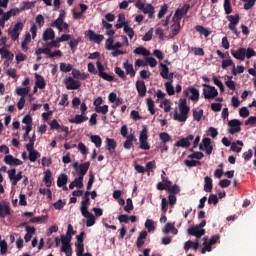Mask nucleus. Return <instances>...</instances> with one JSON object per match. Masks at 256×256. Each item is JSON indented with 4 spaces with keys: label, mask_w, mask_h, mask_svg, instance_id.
<instances>
[{
    "label": "nucleus",
    "mask_w": 256,
    "mask_h": 256,
    "mask_svg": "<svg viewBox=\"0 0 256 256\" xmlns=\"http://www.w3.org/2000/svg\"><path fill=\"white\" fill-rule=\"evenodd\" d=\"M34 145H35V134H33L32 138L29 140V143L26 144V149L27 151H31L33 150L34 148Z\"/></svg>",
    "instance_id": "052dcab7"
},
{
    "label": "nucleus",
    "mask_w": 256,
    "mask_h": 256,
    "mask_svg": "<svg viewBox=\"0 0 256 256\" xmlns=\"http://www.w3.org/2000/svg\"><path fill=\"white\" fill-rule=\"evenodd\" d=\"M89 197H83V200L81 202V207H80V211L81 213L85 212V211H89Z\"/></svg>",
    "instance_id": "7c9ffc66"
},
{
    "label": "nucleus",
    "mask_w": 256,
    "mask_h": 256,
    "mask_svg": "<svg viewBox=\"0 0 256 256\" xmlns=\"http://www.w3.org/2000/svg\"><path fill=\"white\" fill-rule=\"evenodd\" d=\"M135 139V135L130 134L127 136L126 141L124 142V149H131L133 147V140Z\"/></svg>",
    "instance_id": "c756f323"
},
{
    "label": "nucleus",
    "mask_w": 256,
    "mask_h": 256,
    "mask_svg": "<svg viewBox=\"0 0 256 256\" xmlns=\"http://www.w3.org/2000/svg\"><path fill=\"white\" fill-rule=\"evenodd\" d=\"M61 251H62V253H65L66 256H72L73 255V250L71 249V245L62 246Z\"/></svg>",
    "instance_id": "8fccbe9b"
},
{
    "label": "nucleus",
    "mask_w": 256,
    "mask_h": 256,
    "mask_svg": "<svg viewBox=\"0 0 256 256\" xmlns=\"http://www.w3.org/2000/svg\"><path fill=\"white\" fill-rule=\"evenodd\" d=\"M145 227H146V229H148L149 232L155 231V225H154L153 220H151V219L146 220Z\"/></svg>",
    "instance_id": "3c124183"
},
{
    "label": "nucleus",
    "mask_w": 256,
    "mask_h": 256,
    "mask_svg": "<svg viewBox=\"0 0 256 256\" xmlns=\"http://www.w3.org/2000/svg\"><path fill=\"white\" fill-rule=\"evenodd\" d=\"M142 11L145 15H148L150 19H153L155 15V7H153V5L151 4L145 5Z\"/></svg>",
    "instance_id": "f3484780"
},
{
    "label": "nucleus",
    "mask_w": 256,
    "mask_h": 256,
    "mask_svg": "<svg viewBox=\"0 0 256 256\" xmlns=\"http://www.w3.org/2000/svg\"><path fill=\"white\" fill-rule=\"evenodd\" d=\"M195 29L196 31H198V33H200V35H204V37H208L211 35V31L207 30L205 27L201 25H197Z\"/></svg>",
    "instance_id": "2f4dec72"
},
{
    "label": "nucleus",
    "mask_w": 256,
    "mask_h": 256,
    "mask_svg": "<svg viewBox=\"0 0 256 256\" xmlns=\"http://www.w3.org/2000/svg\"><path fill=\"white\" fill-rule=\"evenodd\" d=\"M8 177L10 179V181H12V185H17V183H19V181H21L23 179V172H19L17 174V170L16 169H11L8 171Z\"/></svg>",
    "instance_id": "20e7f679"
},
{
    "label": "nucleus",
    "mask_w": 256,
    "mask_h": 256,
    "mask_svg": "<svg viewBox=\"0 0 256 256\" xmlns=\"http://www.w3.org/2000/svg\"><path fill=\"white\" fill-rule=\"evenodd\" d=\"M115 73L116 75H118V77H120V79H126V75H125V71H123V69L116 67L115 68Z\"/></svg>",
    "instance_id": "0e129e2a"
},
{
    "label": "nucleus",
    "mask_w": 256,
    "mask_h": 256,
    "mask_svg": "<svg viewBox=\"0 0 256 256\" xmlns=\"http://www.w3.org/2000/svg\"><path fill=\"white\" fill-rule=\"evenodd\" d=\"M136 89L140 97H145L147 93V87L145 86V81L139 80L136 82Z\"/></svg>",
    "instance_id": "4468645a"
},
{
    "label": "nucleus",
    "mask_w": 256,
    "mask_h": 256,
    "mask_svg": "<svg viewBox=\"0 0 256 256\" xmlns=\"http://www.w3.org/2000/svg\"><path fill=\"white\" fill-rule=\"evenodd\" d=\"M90 165H91V163H89V162H85L83 164H80V166H79L80 176L79 177L84 178L85 175H87V171H89Z\"/></svg>",
    "instance_id": "5701e85b"
},
{
    "label": "nucleus",
    "mask_w": 256,
    "mask_h": 256,
    "mask_svg": "<svg viewBox=\"0 0 256 256\" xmlns=\"http://www.w3.org/2000/svg\"><path fill=\"white\" fill-rule=\"evenodd\" d=\"M124 211H126V213H131V211H133V200H131V198L126 200Z\"/></svg>",
    "instance_id": "c03bdc74"
},
{
    "label": "nucleus",
    "mask_w": 256,
    "mask_h": 256,
    "mask_svg": "<svg viewBox=\"0 0 256 256\" xmlns=\"http://www.w3.org/2000/svg\"><path fill=\"white\" fill-rule=\"evenodd\" d=\"M106 143L109 153H115V148L117 147V142H115V139L106 138Z\"/></svg>",
    "instance_id": "b1692460"
},
{
    "label": "nucleus",
    "mask_w": 256,
    "mask_h": 256,
    "mask_svg": "<svg viewBox=\"0 0 256 256\" xmlns=\"http://www.w3.org/2000/svg\"><path fill=\"white\" fill-rule=\"evenodd\" d=\"M84 251H85V246L83 245V243H78L77 250H76L77 256H84L83 255Z\"/></svg>",
    "instance_id": "680f3d73"
},
{
    "label": "nucleus",
    "mask_w": 256,
    "mask_h": 256,
    "mask_svg": "<svg viewBox=\"0 0 256 256\" xmlns=\"http://www.w3.org/2000/svg\"><path fill=\"white\" fill-rule=\"evenodd\" d=\"M51 170H46L45 175H44V181L46 187H51Z\"/></svg>",
    "instance_id": "79ce46f5"
},
{
    "label": "nucleus",
    "mask_w": 256,
    "mask_h": 256,
    "mask_svg": "<svg viewBox=\"0 0 256 256\" xmlns=\"http://www.w3.org/2000/svg\"><path fill=\"white\" fill-rule=\"evenodd\" d=\"M124 32H126L130 39H133V37H135V31H133V28L129 27L128 24H125Z\"/></svg>",
    "instance_id": "a18cd8bd"
},
{
    "label": "nucleus",
    "mask_w": 256,
    "mask_h": 256,
    "mask_svg": "<svg viewBox=\"0 0 256 256\" xmlns=\"http://www.w3.org/2000/svg\"><path fill=\"white\" fill-rule=\"evenodd\" d=\"M229 125V129H228V133H230L231 135H235V133H239L241 131V121L234 119V120H230L228 122Z\"/></svg>",
    "instance_id": "39448f33"
},
{
    "label": "nucleus",
    "mask_w": 256,
    "mask_h": 256,
    "mask_svg": "<svg viewBox=\"0 0 256 256\" xmlns=\"http://www.w3.org/2000/svg\"><path fill=\"white\" fill-rule=\"evenodd\" d=\"M235 64L233 63V60L228 59V60H223L222 61V69H227V67H233Z\"/></svg>",
    "instance_id": "69168bd1"
},
{
    "label": "nucleus",
    "mask_w": 256,
    "mask_h": 256,
    "mask_svg": "<svg viewBox=\"0 0 256 256\" xmlns=\"http://www.w3.org/2000/svg\"><path fill=\"white\" fill-rule=\"evenodd\" d=\"M29 91H31L30 87H27V88H16L17 95H20L21 97H25V95H29Z\"/></svg>",
    "instance_id": "ea45409f"
},
{
    "label": "nucleus",
    "mask_w": 256,
    "mask_h": 256,
    "mask_svg": "<svg viewBox=\"0 0 256 256\" xmlns=\"http://www.w3.org/2000/svg\"><path fill=\"white\" fill-rule=\"evenodd\" d=\"M44 221H47V216H39L30 219V223H43Z\"/></svg>",
    "instance_id": "864d4df0"
},
{
    "label": "nucleus",
    "mask_w": 256,
    "mask_h": 256,
    "mask_svg": "<svg viewBox=\"0 0 256 256\" xmlns=\"http://www.w3.org/2000/svg\"><path fill=\"white\" fill-rule=\"evenodd\" d=\"M206 88L203 90V95L205 99H215L217 95H219V92L217 91V88L209 85H204Z\"/></svg>",
    "instance_id": "f03ea898"
},
{
    "label": "nucleus",
    "mask_w": 256,
    "mask_h": 256,
    "mask_svg": "<svg viewBox=\"0 0 256 256\" xmlns=\"http://www.w3.org/2000/svg\"><path fill=\"white\" fill-rule=\"evenodd\" d=\"M74 184H76L77 189H83V177L79 176L74 180Z\"/></svg>",
    "instance_id": "e2e57ef3"
},
{
    "label": "nucleus",
    "mask_w": 256,
    "mask_h": 256,
    "mask_svg": "<svg viewBox=\"0 0 256 256\" xmlns=\"http://www.w3.org/2000/svg\"><path fill=\"white\" fill-rule=\"evenodd\" d=\"M180 113L187 117L189 113V108L187 106V100L183 99L179 105Z\"/></svg>",
    "instance_id": "a878e982"
},
{
    "label": "nucleus",
    "mask_w": 256,
    "mask_h": 256,
    "mask_svg": "<svg viewBox=\"0 0 256 256\" xmlns=\"http://www.w3.org/2000/svg\"><path fill=\"white\" fill-rule=\"evenodd\" d=\"M184 165L186 167H197V165H201V162L197 160H185Z\"/></svg>",
    "instance_id": "09e8293b"
},
{
    "label": "nucleus",
    "mask_w": 256,
    "mask_h": 256,
    "mask_svg": "<svg viewBox=\"0 0 256 256\" xmlns=\"http://www.w3.org/2000/svg\"><path fill=\"white\" fill-rule=\"evenodd\" d=\"M87 116L85 114H78L75 115V117L69 119V123H75L76 125H79L80 123H84V121H87Z\"/></svg>",
    "instance_id": "dca6fc26"
},
{
    "label": "nucleus",
    "mask_w": 256,
    "mask_h": 256,
    "mask_svg": "<svg viewBox=\"0 0 256 256\" xmlns=\"http://www.w3.org/2000/svg\"><path fill=\"white\" fill-rule=\"evenodd\" d=\"M164 87H165L168 95H175V88L173 87V83L172 82H166L164 84Z\"/></svg>",
    "instance_id": "4c0bfd02"
},
{
    "label": "nucleus",
    "mask_w": 256,
    "mask_h": 256,
    "mask_svg": "<svg viewBox=\"0 0 256 256\" xmlns=\"http://www.w3.org/2000/svg\"><path fill=\"white\" fill-rule=\"evenodd\" d=\"M146 103L148 105V110L151 113V115H155V102L153 101V99H146Z\"/></svg>",
    "instance_id": "c9c22d12"
},
{
    "label": "nucleus",
    "mask_w": 256,
    "mask_h": 256,
    "mask_svg": "<svg viewBox=\"0 0 256 256\" xmlns=\"http://www.w3.org/2000/svg\"><path fill=\"white\" fill-rule=\"evenodd\" d=\"M0 253L1 255H5L7 253V241L5 240L0 242Z\"/></svg>",
    "instance_id": "4d7b16f0"
},
{
    "label": "nucleus",
    "mask_w": 256,
    "mask_h": 256,
    "mask_svg": "<svg viewBox=\"0 0 256 256\" xmlns=\"http://www.w3.org/2000/svg\"><path fill=\"white\" fill-rule=\"evenodd\" d=\"M239 115L243 118L249 117V110L247 109V107H242L239 111Z\"/></svg>",
    "instance_id": "338daca9"
},
{
    "label": "nucleus",
    "mask_w": 256,
    "mask_h": 256,
    "mask_svg": "<svg viewBox=\"0 0 256 256\" xmlns=\"http://www.w3.org/2000/svg\"><path fill=\"white\" fill-rule=\"evenodd\" d=\"M228 21H230L229 29H235V26L239 24V15H229L227 16Z\"/></svg>",
    "instance_id": "aec40b11"
},
{
    "label": "nucleus",
    "mask_w": 256,
    "mask_h": 256,
    "mask_svg": "<svg viewBox=\"0 0 256 256\" xmlns=\"http://www.w3.org/2000/svg\"><path fill=\"white\" fill-rule=\"evenodd\" d=\"M91 141L92 143L95 144L96 147H101V137L99 135H94V136H91Z\"/></svg>",
    "instance_id": "603ef678"
},
{
    "label": "nucleus",
    "mask_w": 256,
    "mask_h": 256,
    "mask_svg": "<svg viewBox=\"0 0 256 256\" xmlns=\"http://www.w3.org/2000/svg\"><path fill=\"white\" fill-rule=\"evenodd\" d=\"M193 117L195 121H201V118L203 117V110H193Z\"/></svg>",
    "instance_id": "5fc2aeb1"
},
{
    "label": "nucleus",
    "mask_w": 256,
    "mask_h": 256,
    "mask_svg": "<svg viewBox=\"0 0 256 256\" xmlns=\"http://www.w3.org/2000/svg\"><path fill=\"white\" fill-rule=\"evenodd\" d=\"M153 39V28H150L149 31L143 36L142 41H151Z\"/></svg>",
    "instance_id": "6e6d98bb"
},
{
    "label": "nucleus",
    "mask_w": 256,
    "mask_h": 256,
    "mask_svg": "<svg viewBox=\"0 0 256 256\" xmlns=\"http://www.w3.org/2000/svg\"><path fill=\"white\" fill-rule=\"evenodd\" d=\"M4 163H6V165H10L11 167L23 165V161L13 157V155H6L4 158Z\"/></svg>",
    "instance_id": "1a4fd4ad"
},
{
    "label": "nucleus",
    "mask_w": 256,
    "mask_h": 256,
    "mask_svg": "<svg viewBox=\"0 0 256 256\" xmlns=\"http://www.w3.org/2000/svg\"><path fill=\"white\" fill-rule=\"evenodd\" d=\"M7 215H11V208L7 202L0 203V217H7Z\"/></svg>",
    "instance_id": "ddd939ff"
},
{
    "label": "nucleus",
    "mask_w": 256,
    "mask_h": 256,
    "mask_svg": "<svg viewBox=\"0 0 256 256\" xmlns=\"http://www.w3.org/2000/svg\"><path fill=\"white\" fill-rule=\"evenodd\" d=\"M147 128L144 127L143 130L140 133L139 141H140V149H144L145 151H149L151 149V146H149V143L147 142L148 136Z\"/></svg>",
    "instance_id": "f257e3e1"
},
{
    "label": "nucleus",
    "mask_w": 256,
    "mask_h": 256,
    "mask_svg": "<svg viewBox=\"0 0 256 256\" xmlns=\"http://www.w3.org/2000/svg\"><path fill=\"white\" fill-rule=\"evenodd\" d=\"M8 177L10 179V181H12V185H17V183H19V181H21L23 179V172H19L17 174V170L16 169H11L8 171Z\"/></svg>",
    "instance_id": "7ed1b4c3"
},
{
    "label": "nucleus",
    "mask_w": 256,
    "mask_h": 256,
    "mask_svg": "<svg viewBox=\"0 0 256 256\" xmlns=\"http://www.w3.org/2000/svg\"><path fill=\"white\" fill-rule=\"evenodd\" d=\"M62 247H67V245H71V235L66 234L61 236Z\"/></svg>",
    "instance_id": "e433bc0d"
},
{
    "label": "nucleus",
    "mask_w": 256,
    "mask_h": 256,
    "mask_svg": "<svg viewBox=\"0 0 256 256\" xmlns=\"http://www.w3.org/2000/svg\"><path fill=\"white\" fill-rule=\"evenodd\" d=\"M73 70V65L61 63L60 64V71H63L64 73H69V71Z\"/></svg>",
    "instance_id": "37998d69"
},
{
    "label": "nucleus",
    "mask_w": 256,
    "mask_h": 256,
    "mask_svg": "<svg viewBox=\"0 0 256 256\" xmlns=\"http://www.w3.org/2000/svg\"><path fill=\"white\" fill-rule=\"evenodd\" d=\"M64 83L66 85V89H68V90H75V89H79V87H81V82L73 79V77L66 78L64 80Z\"/></svg>",
    "instance_id": "423d86ee"
},
{
    "label": "nucleus",
    "mask_w": 256,
    "mask_h": 256,
    "mask_svg": "<svg viewBox=\"0 0 256 256\" xmlns=\"http://www.w3.org/2000/svg\"><path fill=\"white\" fill-rule=\"evenodd\" d=\"M229 185H231L230 180L223 179V180H220V181H219V186H220L222 189H225V187H229Z\"/></svg>",
    "instance_id": "774afa93"
},
{
    "label": "nucleus",
    "mask_w": 256,
    "mask_h": 256,
    "mask_svg": "<svg viewBox=\"0 0 256 256\" xmlns=\"http://www.w3.org/2000/svg\"><path fill=\"white\" fill-rule=\"evenodd\" d=\"M85 35L89 37L90 41H94V43H98V44L105 39V36L101 34H95L93 30L86 31Z\"/></svg>",
    "instance_id": "6e6552de"
},
{
    "label": "nucleus",
    "mask_w": 256,
    "mask_h": 256,
    "mask_svg": "<svg viewBox=\"0 0 256 256\" xmlns=\"http://www.w3.org/2000/svg\"><path fill=\"white\" fill-rule=\"evenodd\" d=\"M224 11L226 15L231 14L233 11V8H231V2H229V0H224Z\"/></svg>",
    "instance_id": "de8ad7c7"
},
{
    "label": "nucleus",
    "mask_w": 256,
    "mask_h": 256,
    "mask_svg": "<svg viewBox=\"0 0 256 256\" xmlns=\"http://www.w3.org/2000/svg\"><path fill=\"white\" fill-rule=\"evenodd\" d=\"M231 53L235 59H239V61H245L247 50L245 48H239L236 52L232 51Z\"/></svg>",
    "instance_id": "2eb2a0df"
},
{
    "label": "nucleus",
    "mask_w": 256,
    "mask_h": 256,
    "mask_svg": "<svg viewBox=\"0 0 256 256\" xmlns=\"http://www.w3.org/2000/svg\"><path fill=\"white\" fill-rule=\"evenodd\" d=\"M190 8L191 6L189 4H185L181 9L176 10L174 18H176L177 21H181L183 15H187V11H189Z\"/></svg>",
    "instance_id": "9d476101"
},
{
    "label": "nucleus",
    "mask_w": 256,
    "mask_h": 256,
    "mask_svg": "<svg viewBox=\"0 0 256 256\" xmlns=\"http://www.w3.org/2000/svg\"><path fill=\"white\" fill-rule=\"evenodd\" d=\"M171 31H172V33L167 36V39H173V37L178 35L179 31H181V24L179 23V20H178V22L176 24H173L171 26Z\"/></svg>",
    "instance_id": "a211bd4d"
},
{
    "label": "nucleus",
    "mask_w": 256,
    "mask_h": 256,
    "mask_svg": "<svg viewBox=\"0 0 256 256\" xmlns=\"http://www.w3.org/2000/svg\"><path fill=\"white\" fill-rule=\"evenodd\" d=\"M27 151L29 152V161H31L32 163H35V161H37V159L41 157V154H39V152H37L35 149Z\"/></svg>",
    "instance_id": "cd10ccee"
},
{
    "label": "nucleus",
    "mask_w": 256,
    "mask_h": 256,
    "mask_svg": "<svg viewBox=\"0 0 256 256\" xmlns=\"http://www.w3.org/2000/svg\"><path fill=\"white\" fill-rule=\"evenodd\" d=\"M35 78H36V82H35L36 87H38V89H45L46 83L43 76L39 74H35Z\"/></svg>",
    "instance_id": "393cba45"
},
{
    "label": "nucleus",
    "mask_w": 256,
    "mask_h": 256,
    "mask_svg": "<svg viewBox=\"0 0 256 256\" xmlns=\"http://www.w3.org/2000/svg\"><path fill=\"white\" fill-rule=\"evenodd\" d=\"M95 111L96 113H102V115H107V113H109V106L104 105V106L95 107Z\"/></svg>",
    "instance_id": "a19ab883"
},
{
    "label": "nucleus",
    "mask_w": 256,
    "mask_h": 256,
    "mask_svg": "<svg viewBox=\"0 0 256 256\" xmlns=\"http://www.w3.org/2000/svg\"><path fill=\"white\" fill-rule=\"evenodd\" d=\"M160 67L162 68L160 72L161 77H163V79H169V67L163 63L160 64Z\"/></svg>",
    "instance_id": "72a5a7b5"
},
{
    "label": "nucleus",
    "mask_w": 256,
    "mask_h": 256,
    "mask_svg": "<svg viewBox=\"0 0 256 256\" xmlns=\"http://www.w3.org/2000/svg\"><path fill=\"white\" fill-rule=\"evenodd\" d=\"M195 139V136L193 134L188 135L186 138H183L176 142L177 147H189L191 145V141Z\"/></svg>",
    "instance_id": "f8f14e48"
},
{
    "label": "nucleus",
    "mask_w": 256,
    "mask_h": 256,
    "mask_svg": "<svg viewBox=\"0 0 256 256\" xmlns=\"http://www.w3.org/2000/svg\"><path fill=\"white\" fill-rule=\"evenodd\" d=\"M55 39V31L53 29L48 28L43 33V41H49Z\"/></svg>",
    "instance_id": "412c9836"
},
{
    "label": "nucleus",
    "mask_w": 256,
    "mask_h": 256,
    "mask_svg": "<svg viewBox=\"0 0 256 256\" xmlns=\"http://www.w3.org/2000/svg\"><path fill=\"white\" fill-rule=\"evenodd\" d=\"M83 217H85L86 220V227H93L95 225V216L93 213L89 212V210H86L84 212H81Z\"/></svg>",
    "instance_id": "9b49d317"
},
{
    "label": "nucleus",
    "mask_w": 256,
    "mask_h": 256,
    "mask_svg": "<svg viewBox=\"0 0 256 256\" xmlns=\"http://www.w3.org/2000/svg\"><path fill=\"white\" fill-rule=\"evenodd\" d=\"M123 67L130 77H135V69H133V64H130L129 61L123 63Z\"/></svg>",
    "instance_id": "4be33fe9"
},
{
    "label": "nucleus",
    "mask_w": 256,
    "mask_h": 256,
    "mask_svg": "<svg viewBox=\"0 0 256 256\" xmlns=\"http://www.w3.org/2000/svg\"><path fill=\"white\" fill-rule=\"evenodd\" d=\"M190 93L192 94L190 97L191 101H199V90L190 88Z\"/></svg>",
    "instance_id": "49530a36"
},
{
    "label": "nucleus",
    "mask_w": 256,
    "mask_h": 256,
    "mask_svg": "<svg viewBox=\"0 0 256 256\" xmlns=\"http://www.w3.org/2000/svg\"><path fill=\"white\" fill-rule=\"evenodd\" d=\"M113 43H115V39H113V37H109L107 40H106V49L108 50V51H112V49L113 48H111V47H113Z\"/></svg>",
    "instance_id": "bf43d9fd"
},
{
    "label": "nucleus",
    "mask_w": 256,
    "mask_h": 256,
    "mask_svg": "<svg viewBox=\"0 0 256 256\" xmlns=\"http://www.w3.org/2000/svg\"><path fill=\"white\" fill-rule=\"evenodd\" d=\"M174 120L179 121L180 123H183V122L187 121V116H185V114H181V112L179 114V112H177V110H175Z\"/></svg>",
    "instance_id": "f704fd0d"
},
{
    "label": "nucleus",
    "mask_w": 256,
    "mask_h": 256,
    "mask_svg": "<svg viewBox=\"0 0 256 256\" xmlns=\"http://www.w3.org/2000/svg\"><path fill=\"white\" fill-rule=\"evenodd\" d=\"M204 183V191H206V193H211L213 191V180L211 177L206 176L204 178Z\"/></svg>",
    "instance_id": "6ab92c4d"
},
{
    "label": "nucleus",
    "mask_w": 256,
    "mask_h": 256,
    "mask_svg": "<svg viewBox=\"0 0 256 256\" xmlns=\"http://www.w3.org/2000/svg\"><path fill=\"white\" fill-rule=\"evenodd\" d=\"M244 4V9L249 11V9H253L255 7L256 0H242Z\"/></svg>",
    "instance_id": "58836bf2"
},
{
    "label": "nucleus",
    "mask_w": 256,
    "mask_h": 256,
    "mask_svg": "<svg viewBox=\"0 0 256 256\" xmlns=\"http://www.w3.org/2000/svg\"><path fill=\"white\" fill-rule=\"evenodd\" d=\"M0 55L2 56V59H13V54H11L5 47L0 48Z\"/></svg>",
    "instance_id": "473e14b6"
},
{
    "label": "nucleus",
    "mask_w": 256,
    "mask_h": 256,
    "mask_svg": "<svg viewBox=\"0 0 256 256\" xmlns=\"http://www.w3.org/2000/svg\"><path fill=\"white\" fill-rule=\"evenodd\" d=\"M208 203L209 205H211L212 203L214 205H217V203H219V198L217 197V195L215 194H211L208 198Z\"/></svg>",
    "instance_id": "13d9d810"
},
{
    "label": "nucleus",
    "mask_w": 256,
    "mask_h": 256,
    "mask_svg": "<svg viewBox=\"0 0 256 256\" xmlns=\"http://www.w3.org/2000/svg\"><path fill=\"white\" fill-rule=\"evenodd\" d=\"M68 177L66 174H60L57 179V185L58 187H65L67 185Z\"/></svg>",
    "instance_id": "c85d7f7f"
},
{
    "label": "nucleus",
    "mask_w": 256,
    "mask_h": 256,
    "mask_svg": "<svg viewBox=\"0 0 256 256\" xmlns=\"http://www.w3.org/2000/svg\"><path fill=\"white\" fill-rule=\"evenodd\" d=\"M134 53L135 55H143L144 57H149V55H151V52L145 47H138L134 49Z\"/></svg>",
    "instance_id": "bb28decb"
},
{
    "label": "nucleus",
    "mask_w": 256,
    "mask_h": 256,
    "mask_svg": "<svg viewBox=\"0 0 256 256\" xmlns=\"http://www.w3.org/2000/svg\"><path fill=\"white\" fill-rule=\"evenodd\" d=\"M188 235H193L197 239H201L205 235V229H200L199 226L191 227L187 230Z\"/></svg>",
    "instance_id": "0eeeda50"
}]
</instances>
